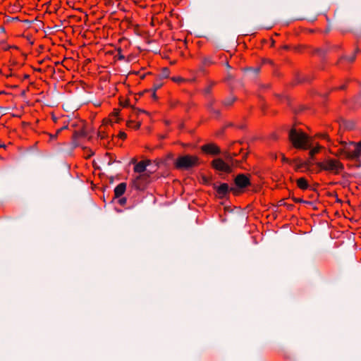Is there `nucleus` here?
Here are the masks:
<instances>
[{
	"label": "nucleus",
	"instance_id": "14",
	"mask_svg": "<svg viewBox=\"0 0 361 361\" xmlns=\"http://www.w3.org/2000/svg\"><path fill=\"white\" fill-rule=\"evenodd\" d=\"M329 152H330V153L336 155V157L345 156V152L343 151L342 146L338 149V151L336 152H334L331 150Z\"/></svg>",
	"mask_w": 361,
	"mask_h": 361
},
{
	"label": "nucleus",
	"instance_id": "27",
	"mask_svg": "<svg viewBox=\"0 0 361 361\" xmlns=\"http://www.w3.org/2000/svg\"><path fill=\"white\" fill-rule=\"evenodd\" d=\"M359 146L360 147V149H359V157L361 155V142H359Z\"/></svg>",
	"mask_w": 361,
	"mask_h": 361
},
{
	"label": "nucleus",
	"instance_id": "2",
	"mask_svg": "<svg viewBox=\"0 0 361 361\" xmlns=\"http://www.w3.org/2000/svg\"><path fill=\"white\" fill-rule=\"evenodd\" d=\"M319 171H324L334 175L340 173L344 169L343 164L337 159L327 157L322 161L316 163Z\"/></svg>",
	"mask_w": 361,
	"mask_h": 361
},
{
	"label": "nucleus",
	"instance_id": "29",
	"mask_svg": "<svg viewBox=\"0 0 361 361\" xmlns=\"http://www.w3.org/2000/svg\"><path fill=\"white\" fill-rule=\"evenodd\" d=\"M339 88L343 90V89H344V86H341Z\"/></svg>",
	"mask_w": 361,
	"mask_h": 361
},
{
	"label": "nucleus",
	"instance_id": "30",
	"mask_svg": "<svg viewBox=\"0 0 361 361\" xmlns=\"http://www.w3.org/2000/svg\"><path fill=\"white\" fill-rule=\"evenodd\" d=\"M231 190L235 192V190L234 188H231Z\"/></svg>",
	"mask_w": 361,
	"mask_h": 361
},
{
	"label": "nucleus",
	"instance_id": "13",
	"mask_svg": "<svg viewBox=\"0 0 361 361\" xmlns=\"http://www.w3.org/2000/svg\"><path fill=\"white\" fill-rule=\"evenodd\" d=\"M322 147L319 145H317L316 147L311 149L310 151V155L311 160L313 159L314 156L317 154L319 150L321 149Z\"/></svg>",
	"mask_w": 361,
	"mask_h": 361
},
{
	"label": "nucleus",
	"instance_id": "16",
	"mask_svg": "<svg viewBox=\"0 0 361 361\" xmlns=\"http://www.w3.org/2000/svg\"><path fill=\"white\" fill-rule=\"evenodd\" d=\"M118 114H119V110H118V109H115V110L114 111V112L112 113L111 116H114V117H115V121H114V122H116V120H117V117H118Z\"/></svg>",
	"mask_w": 361,
	"mask_h": 361
},
{
	"label": "nucleus",
	"instance_id": "9",
	"mask_svg": "<svg viewBox=\"0 0 361 361\" xmlns=\"http://www.w3.org/2000/svg\"><path fill=\"white\" fill-rule=\"evenodd\" d=\"M149 164V161H141L137 163L134 167V171L137 173H145L146 167Z\"/></svg>",
	"mask_w": 361,
	"mask_h": 361
},
{
	"label": "nucleus",
	"instance_id": "6",
	"mask_svg": "<svg viewBox=\"0 0 361 361\" xmlns=\"http://www.w3.org/2000/svg\"><path fill=\"white\" fill-rule=\"evenodd\" d=\"M149 175L147 173H140L134 179L133 183L137 189H142L149 182Z\"/></svg>",
	"mask_w": 361,
	"mask_h": 361
},
{
	"label": "nucleus",
	"instance_id": "28",
	"mask_svg": "<svg viewBox=\"0 0 361 361\" xmlns=\"http://www.w3.org/2000/svg\"><path fill=\"white\" fill-rule=\"evenodd\" d=\"M11 75H12V74H11V73H7V74L6 75V78H9V77H11Z\"/></svg>",
	"mask_w": 361,
	"mask_h": 361
},
{
	"label": "nucleus",
	"instance_id": "26",
	"mask_svg": "<svg viewBox=\"0 0 361 361\" xmlns=\"http://www.w3.org/2000/svg\"><path fill=\"white\" fill-rule=\"evenodd\" d=\"M152 97L154 99H156L157 98V96H156V91L153 90V94H152Z\"/></svg>",
	"mask_w": 361,
	"mask_h": 361
},
{
	"label": "nucleus",
	"instance_id": "21",
	"mask_svg": "<svg viewBox=\"0 0 361 361\" xmlns=\"http://www.w3.org/2000/svg\"><path fill=\"white\" fill-rule=\"evenodd\" d=\"M120 103L124 107L128 106L129 105L128 102L126 100L124 102H121Z\"/></svg>",
	"mask_w": 361,
	"mask_h": 361
},
{
	"label": "nucleus",
	"instance_id": "22",
	"mask_svg": "<svg viewBox=\"0 0 361 361\" xmlns=\"http://www.w3.org/2000/svg\"><path fill=\"white\" fill-rule=\"evenodd\" d=\"M126 202V198H121V199L119 200V203L121 205L124 204Z\"/></svg>",
	"mask_w": 361,
	"mask_h": 361
},
{
	"label": "nucleus",
	"instance_id": "12",
	"mask_svg": "<svg viewBox=\"0 0 361 361\" xmlns=\"http://www.w3.org/2000/svg\"><path fill=\"white\" fill-rule=\"evenodd\" d=\"M297 185L301 190H307L309 187L307 180L305 178H300L297 180Z\"/></svg>",
	"mask_w": 361,
	"mask_h": 361
},
{
	"label": "nucleus",
	"instance_id": "18",
	"mask_svg": "<svg viewBox=\"0 0 361 361\" xmlns=\"http://www.w3.org/2000/svg\"><path fill=\"white\" fill-rule=\"evenodd\" d=\"M161 85H162L161 83L154 84L153 85V90L157 91V90H159L161 87Z\"/></svg>",
	"mask_w": 361,
	"mask_h": 361
},
{
	"label": "nucleus",
	"instance_id": "31",
	"mask_svg": "<svg viewBox=\"0 0 361 361\" xmlns=\"http://www.w3.org/2000/svg\"><path fill=\"white\" fill-rule=\"evenodd\" d=\"M2 74V71L0 69V75Z\"/></svg>",
	"mask_w": 361,
	"mask_h": 361
},
{
	"label": "nucleus",
	"instance_id": "5",
	"mask_svg": "<svg viewBox=\"0 0 361 361\" xmlns=\"http://www.w3.org/2000/svg\"><path fill=\"white\" fill-rule=\"evenodd\" d=\"M213 167L221 172L230 173L231 172V167L233 166L232 160H228L227 162L221 159H214L212 162Z\"/></svg>",
	"mask_w": 361,
	"mask_h": 361
},
{
	"label": "nucleus",
	"instance_id": "4",
	"mask_svg": "<svg viewBox=\"0 0 361 361\" xmlns=\"http://www.w3.org/2000/svg\"><path fill=\"white\" fill-rule=\"evenodd\" d=\"M341 145L343 148V151L345 152V157L348 159H355L359 157V143L355 144L353 142L347 143L345 142H341Z\"/></svg>",
	"mask_w": 361,
	"mask_h": 361
},
{
	"label": "nucleus",
	"instance_id": "15",
	"mask_svg": "<svg viewBox=\"0 0 361 361\" xmlns=\"http://www.w3.org/2000/svg\"><path fill=\"white\" fill-rule=\"evenodd\" d=\"M66 128H67V126H64V127H63V128H59V130H57V131H56V134H54V135H50V137H51V139H55V138L57 137V135H59V133L61 131H62L63 129H66Z\"/></svg>",
	"mask_w": 361,
	"mask_h": 361
},
{
	"label": "nucleus",
	"instance_id": "19",
	"mask_svg": "<svg viewBox=\"0 0 361 361\" xmlns=\"http://www.w3.org/2000/svg\"><path fill=\"white\" fill-rule=\"evenodd\" d=\"M118 137L121 138V139H126V137H127V135L124 133V132H120L119 134H118Z\"/></svg>",
	"mask_w": 361,
	"mask_h": 361
},
{
	"label": "nucleus",
	"instance_id": "7",
	"mask_svg": "<svg viewBox=\"0 0 361 361\" xmlns=\"http://www.w3.org/2000/svg\"><path fill=\"white\" fill-rule=\"evenodd\" d=\"M235 185L241 188H245L250 184V179L244 174H239L235 178Z\"/></svg>",
	"mask_w": 361,
	"mask_h": 361
},
{
	"label": "nucleus",
	"instance_id": "20",
	"mask_svg": "<svg viewBox=\"0 0 361 361\" xmlns=\"http://www.w3.org/2000/svg\"><path fill=\"white\" fill-rule=\"evenodd\" d=\"M235 99L234 98H231V99L228 100V101H226L225 102V104L226 105H230L233 102H234Z\"/></svg>",
	"mask_w": 361,
	"mask_h": 361
},
{
	"label": "nucleus",
	"instance_id": "17",
	"mask_svg": "<svg viewBox=\"0 0 361 361\" xmlns=\"http://www.w3.org/2000/svg\"><path fill=\"white\" fill-rule=\"evenodd\" d=\"M172 80L176 82H181L184 81V79L180 77H174L172 78Z\"/></svg>",
	"mask_w": 361,
	"mask_h": 361
},
{
	"label": "nucleus",
	"instance_id": "11",
	"mask_svg": "<svg viewBox=\"0 0 361 361\" xmlns=\"http://www.w3.org/2000/svg\"><path fill=\"white\" fill-rule=\"evenodd\" d=\"M228 185L227 183H221L219 186L216 188V192L219 195L224 196L228 192Z\"/></svg>",
	"mask_w": 361,
	"mask_h": 361
},
{
	"label": "nucleus",
	"instance_id": "8",
	"mask_svg": "<svg viewBox=\"0 0 361 361\" xmlns=\"http://www.w3.org/2000/svg\"><path fill=\"white\" fill-rule=\"evenodd\" d=\"M202 150L209 154H217L220 152L219 147L214 144L204 145L202 147Z\"/></svg>",
	"mask_w": 361,
	"mask_h": 361
},
{
	"label": "nucleus",
	"instance_id": "3",
	"mask_svg": "<svg viewBox=\"0 0 361 361\" xmlns=\"http://www.w3.org/2000/svg\"><path fill=\"white\" fill-rule=\"evenodd\" d=\"M200 164V159L197 156L185 155L177 158L175 166L178 169H189Z\"/></svg>",
	"mask_w": 361,
	"mask_h": 361
},
{
	"label": "nucleus",
	"instance_id": "10",
	"mask_svg": "<svg viewBox=\"0 0 361 361\" xmlns=\"http://www.w3.org/2000/svg\"><path fill=\"white\" fill-rule=\"evenodd\" d=\"M126 190V183H121L114 189L115 197H118L123 195Z\"/></svg>",
	"mask_w": 361,
	"mask_h": 361
},
{
	"label": "nucleus",
	"instance_id": "25",
	"mask_svg": "<svg viewBox=\"0 0 361 361\" xmlns=\"http://www.w3.org/2000/svg\"><path fill=\"white\" fill-rule=\"evenodd\" d=\"M282 161H283V162H288V159H286L284 156H283V157H282Z\"/></svg>",
	"mask_w": 361,
	"mask_h": 361
},
{
	"label": "nucleus",
	"instance_id": "23",
	"mask_svg": "<svg viewBox=\"0 0 361 361\" xmlns=\"http://www.w3.org/2000/svg\"><path fill=\"white\" fill-rule=\"evenodd\" d=\"M350 62H353L355 60V56H350L347 59Z\"/></svg>",
	"mask_w": 361,
	"mask_h": 361
},
{
	"label": "nucleus",
	"instance_id": "24",
	"mask_svg": "<svg viewBox=\"0 0 361 361\" xmlns=\"http://www.w3.org/2000/svg\"><path fill=\"white\" fill-rule=\"evenodd\" d=\"M320 137L322 138H323V139H327L328 140V136L326 134H322V135H320Z\"/></svg>",
	"mask_w": 361,
	"mask_h": 361
},
{
	"label": "nucleus",
	"instance_id": "1",
	"mask_svg": "<svg viewBox=\"0 0 361 361\" xmlns=\"http://www.w3.org/2000/svg\"><path fill=\"white\" fill-rule=\"evenodd\" d=\"M289 139L294 147L306 149L312 146V139L304 132L296 128H293L289 133Z\"/></svg>",
	"mask_w": 361,
	"mask_h": 361
}]
</instances>
